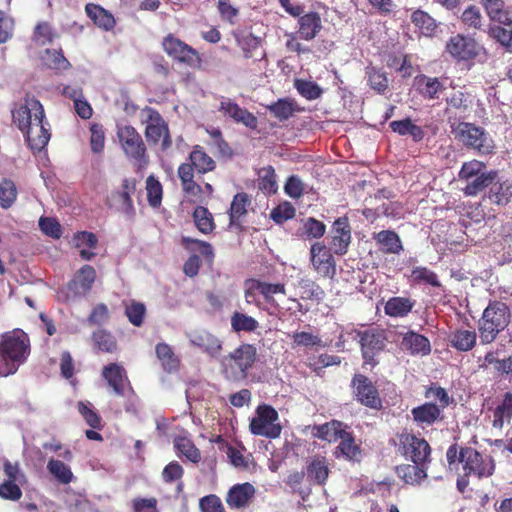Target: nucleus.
Instances as JSON below:
<instances>
[{"instance_id":"obj_1","label":"nucleus","mask_w":512,"mask_h":512,"mask_svg":"<svg viewBox=\"0 0 512 512\" xmlns=\"http://www.w3.org/2000/svg\"><path fill=\"white\" fill-rule=\"evenodd\" d=\"M12 119L33 152H40L47 146L51 138L50 124L37 98L27 95L24 103L12 110Z\"/></svg>"},{"instance_id":"obj_2","label":"nucleus","mask_w":512,"mask_h":512,"mask_svg":"<svg viewBox=\"0 0 512 512\" xmlns=\"http://www.w3.org/2000/svg\"><path fill=\"white\" fill-rule=\"evenodd\" d=\"M31 353L30 338L22 329L0 335V377L14 375Z\"/></svg>"},{"instance_id":"obj_3","label":"nucleus","mask_w":512,"mask_h":512,"mask_svg":"<svg viewBox=\"0 0 512 512\" xmlns=\"http://www.w3.org/2000/svg\"><path fill=\"white\" fill-rule=\"evenodd\" d=\"M216 162L209 156L204 148L195 145L189 154L188 162L182 163L177 169L182 191L191 197L199 198L203 194L202 186L194 180V174L204 175L214 171Z\"/></svg>"},{"instance_id":"obj_4","label":"nucleus","mask_w":512,"mask_h":512,"mask_svg":"<svg viewBox=\"0 0 512 512\" xmlns=\"http://www.w3.org/2000/svg\"><path fill=\"white\" fill-rule=\"evenodd\" d=\"M444 52L456 63L465 64L471 68L476 63L484 64L488 50L470 34L455 33L451 35L444 47Z\"/></svg>"},{"instance_id":"obj_5","label":"nucleus","mask_w":512,"mask_h":512,"mask_svg":"<svg viewBox=\"0 0 512 512\" xmlns=\"http://www.w3.org/2000/svg\"><path fill=\"white\" fill-rule=\"evenodd\" d=\"M244 286L245 301L269 314H273V312H270V309L275 311L280 308L275 295L286 294V285L281 282L270 283L261 279L250 278L245 281Z\"/></svg>"},{"instance_id":"obj_6","label":"nucleus","mask_w":512,"mask_h":512,"mask_svg":"<svg viewBox=\"0 0 512 512\" xmlns=\"http://www.w3.org/2000/svg\"><path fill=\"white\" fill-rule=\"evenodd\" d=\"M510 309L501 301H490L478 322V331L482 344L492 343L498 334L510 323Z\"/></svg>"},{"instance_id":"obj_7","label":"nucleus","mask_w":512,"mask_h":512,"mask_svg":"<svg viewBox=\"0 0 512 512\" xmlns=\"http://www.w3.org/2000/svg\"><path fill=\"white\" fill-rule=\"evenodd\" d=\"M258 361L255 345L242 343L222 359L223 374L233 381L246 380L249 371Z\"/></svg>"},{"instance_id":"obj_8","label":"nucleus","mask_w":512,"mask_h":512,"mask_svg":"<svg viewBox=\"0 0 512 512\" xmlns=\"http://www.w3.org/2000/svg\"><path fill=\"white\" fill-rule=\"evenodd\" d=\"M397 454L410 460L414 464H426L430 461L431 447L422 437L417 436L408 429H403L396 433L390 440Z\"/></svg>"},{"instance_id":"obj_9","label":"nucleus","mask_w":512,"mask_h":512,"mask_svg":"<svg viewBox=\"0 0 512 512\" xmlns=\"http://www.w3.org/2000/svg\"><path fill=\"white\" fill-rule=\"evenodd\" d=\"M116 136L127 159L138 169L146 168L150 162L147 146L142 135L132 125H118Z\"/></svg>"},{"instance_id":"obj_10","label":"nucleus","mask_w":512,"mask_h":512,"mask_svg":"<svg viewBox=\"0 0 512 512\" xmlns=\"http://www.w3.org/2000/svg\"><path fill=\"white\" fill-rule=\"evenodd\" d=\"M142 122L146 125L144 134L150 146H160L162 152L167 151L172 146V137L168 123L162 115L155 109L146 106L141 111Z\"/></svg>"},{"instance_id":"obj_11","label":"nucleus","mask_w":512,"mask_h":512,"mask_svg":"<svg viewBox=\"0 0 512 512\" xmlns=\"http://www.w3.org/2000/svg\"><path fill=\"white\" fill-rule=\"evenodd\" d=\"M455 139L464 146L478 151L480 154L492 152L493 141L488 137L483 128L469 122H460L456 126L451 125Z\"/></svg>"},{"instance_id":"obj_12","label":"nucleus","mask_w":512,"mask_h":512,"mask_svg":"<svg viewBox=\"0 0 512 512\" xmlns=\"http://www.w3.org/2000/svg\"><path fill=\"white\" fill-rule=\"evenodd\" d=\"M278 412L270 405H259L256 416L250 421L249 429L253 435L263 436L269 439L278 438L282 432V426L278 423Z\"/></svg>"},{"instance_id":"obj_13","label":"nucleus","mask_w":512,"mask_h":512,"mask_svg":"<svg viewBox=\"0 0 512 512\" xmlns=\"http://www.w3.org/2000/svg\"><path fill=\"white\" fill-rule=\"evenodd\" d=\"M137 180L124 178L120 189L112 190L105 199V205L117 212L123 213L129 219L134 218L136 211L132 195L136 192Z\"/></svg>"},{"instance_id":"obj_14","label":"nucleus","mask_w":512,"mask_h":512,"mask_svg":"<svg viewBox=\"0 0 512 512\" xmlns=\"http://www.w3.org/2000/svg\"><path fill=\"white\" fill-rule=\"evenodd\" d=\"M353 398L361 405L380 410L382 399L376 384L366 375L356 373L350 383Z\"/></svg>"},{"instance_id":"obj_15","label":"nucleus","mask_w":512,"mask_h":512,"mask_svg":"<svg viewBox=\"0 0 512 512\" xmlns=\"http://www.w3.org/2000/svg\"><path fill=\"white\" fill-rule=\"evenodd\" d=\"M162 49L170 58L186 66L196 67L201 63L198 51L172 33L163 38Z\"/></svg>"},{"instance_id":"obj_16","label":"nucleus","mask_w":512,"mask_h":512,"mask_svg":"<svg viewBox=\"0 0 512 512\" xmlns=\"http://www.w3.org/2000/svg\"><path fill=\"white\" fill-rule=\"evenodd\" d=\"M462 468L465 476H476L477 478H487L493 475L495 463L491 456L482 455L472 447H465L462 454Z\"/></svg>"},{"instance_id":"obj_17","label":"nucleus","mask_w":512,"mask_h":512,"mask_svg":"<svg viewBox=\"0 0 512 512\" xmlns=\"http://www.w3.org/2000/svg\"><path fill=\"white\" fill-rule=\"evenodd\" d=\"M365 365L375 367L378 362L375 357L384 350L387 342L385 332L380 329H367L357 333Z\"/></svg>"},{"instance_id":"obj_18","label":"nucleus","mask_w":512,"mask_h":512,"mask_svg":"<svg viewBox=\"0 0 512 512\" xmlns=\"http://www.w3.org/2000/svg\"><path fill=\"white\" fill-rule=\"evenodd\" d=\"M310 261L313 270L323 278L333 279L336 276V261L330 248L323 243L315 242L310 248Z\"/></svg>"},{"instance_id":"obj_19","label":"nucleus","mask_w":512,"mask_h":512,"mask_svg":"<svg viewBox=\"0 0 512 512\" xmlns=\"http://www.w3.org/2000/svg\"><path fill=\"white\" fill-rule=\"evenodd\" d=\"M102 377L116 395L125 396V389L127 387L128 393L135 397V391L122 365L118 363L105 365L102 369Z\"/></svg>"},{"instance_id":"obj_20","label":"nucleus","mask_w":512,"mask_h":512,"mask_svg":"<svg viewBox=\"0 0 512 512\" xmlns=\"http://www.w3.org/2000/svg\"><path fill=\"white\" fill-rule=\"evenodd\" d=\"M96 279V271L91 265L82 266L74 278L67 284L66 299H75L86 295Z\"/></svg>"},{"instance_id":"obj_21","label":"nucleus","mask_w":512,"mask_h":512,"mask_svg":"<svg viewBox=\"0 0 512 512\" xmlns=\"http://www.w3.org/2000/svg\"><path fill=\"white\" fill-rule=\"evenodd\" d=\"M256 488L249 482L238 483L230 487L225 501L231 509H245L253 502Z\"/></svg>"},{"instance_id":"obj_22","label":"nucleus","mask_w":512,"mask_h":512,"mask_svg":"<svg viewBox=\"0 0 512 512\" xmlns=\"http://www.w3.org/2000/svg\"><path fill=\"white\" fill-rule=\"evenodd\" d=\"M351 242V227L346 217L336 219L332 226L331 250L336 255H344Z\"/></svg>"},{"instance_id":"obj_23","label":"nucleus","mask_w":512,"mask_h":512,"mask_svg":"<svg viewBox=\"0 0 512 512\" xmlns=\"http://www.w3.org/2000/svg\"><path fill=\"white\" fill-rule=\"evenodd\" d=\"M190 342L212 358H217L222 351V341L206 330L192 333Z\"/></svg>"},{"instance_id":"obj_24","label":"nucleus","mask_w":512,"mask_h":512,"mask_svg":"<svg viewBox=\"0 0 512 512\" xmlns=\"http://www.w3.org/2000/svg\"><path fill=\"white\" fill-rule=\"evenodd\" d=\"M251 204L250 197L245 192L237 193L231 202L229 210V227L242 232L244 230L242 218L247 214V208Z\"/></svg>"},{"instance_id":"obj_25","label":"nucleus","mask_w":512,"mask_h":512,"mask_svg":"<svg viewBox=\"0 0 512 512\" xmlns=\"http://www.w3.org/2000/svg\"><path fill=\"white\" fill-rule=\"evenodd\" d=\"M443 410L444 409L438 407L436 403L426 402L412 408L411 415L419 426H431L443 420Z\"/></svg>"},{"instance_id":"obj_26","label":"nucleus","mask_w":512,"mask_h":512,"mask_svg":"<svg viewBox=\"0 0 512 512\" xmlns=\"http://www.w3.org/2000/svg\"><path fill=\"white\" fill-rule=\"evenodd\" d=\"M347 429V425L339 420H331L321 425H314L311 434L314 438L328 443L337 442Z\"/></svg>"},{"instance_id":"obj_27","label":"nucleus","mask_w":512,"mask_h":512,"mask_svg":"<svg viewBox=\"0 0 512 512\" xmlns=\"http://www.w3.org/2000/svg\"><path fill=\"white\" fill-rule=\"evenodd\" d=\"M372 238L384 254L399 255L404 250L401 238L394 230L375 232Z\"/></svg>"},{"instance_id":"obj_28","label":"nucleus","mask_w":512,"mask_h":512,"mask_svg":"<svg viewBox=\"0 0 512 512\" xmlns=\"http://www.w3.org/2000/svg\"><path fill=\"white\" fill-rule=\"evenodd\" d=\"M487 198L494 205H508L512 200V179H495L490 185Z\"/></svg>"},{"instance_id":"obj_29","label":"nucleus","mask_w":512,"mask_h":512,"mask_svg":"<svg viewBox=\"0 0 512 512\" xmlns=\"http://www.w3.org/2000/svg\"><path fill=\"white\" fill-rule=\"evenodd\" d=\"M480 4L491 21L504 26H512V15L505 8L504 0H480Z\"/></svg>"},{"instance_id":"obj_30","label":"nucleus","mask_w":512,"mask_h":512,"mask_svg":"<svg viewBox=\"0 0 512 512\" xmlns=\"http://www.w3.org/2000/svg\"><path fill=\"white\" fill-rule=\"evenodd\" d=\"M401 345L411 355H428L431 352L429 339L417 332L408 331L402 338Z\"/></svg>"},{"instance_id":"obj_31","label":"nucleus","mask_w":512,"mask_h":512,"mask_svg":"<svg viewBox=\"0 0 512 512\" xmlns=\"http://www.w3.org/2000/svg\"><path fill=\"white\" fill-rule=\"evenodd\" d=\"M298 35L301 39L312 40L322 29L321 17L317 12H308L304 15L298 16Z\"/></svg>"},{"instance_id":"obj_32","label":"nucleus","mask_w":512,"mask_h":512,"mask_svg":"<svg viewBox=\"0 0 512 512\" xmlns=\"http://www.w3.org/2000/svg\"><path fill=\"white\" fill-rule=\"evenodd\" d=\"M176 455L193 464H198L202 457L201 451L196 447L192 439L185 435H178L173 439Z\"/></svg>"},{"instance_id":"obj_33","label":"nucleus","mask_w":512,"mask_h":512,"mask_svg":"<svg viewBox=\"0 0 512 512\" xmlns=\"http://www.w3.org/2000/svg\"><path fill=\"white\" fill-rule=\"evenodd\" d=\"M410 20L421 35L428 38L436 36L439 25L428 12L416 9L411 13Z\"/></svg>"},{"instance_id":"obj_34","label":"nucleus","mask_w":512,"mask_h":512,"mask_svg":"<svg viewBox=\"0 0 512 512\" xmlns=\"http://www.w3.org/2000/svg\"><path fill=\"white\" fill-rule=\"evenodd\" d=\"M85 11L93 23L105 31H111L116 26L113 14L100 5L88 3Z\"/></svg>"},{"instance_id":"obj_35","label":"nucleus","mask_w":512,"mask_h":512,"mask_svg":"<svg viewBox=\"0 0 512 512\" xmlns=\"http://www.w3.org/2000/svg\"><path fill=\"white\" fill-rule=\"evenodd\" d=\"M472 105L473 95L467 91L457 90L446 98L445 113L450 114L455 111L464 114L471 109Z\"/></svg>"},{"instance_id":"obj_36","label":"nucleus","mask_w":512,"mask_h":512,"mask_svg":"<svg viewBox=\"0 0 512 512\" xmlns=\"http://www.w3.org/2000/svg\"><path fill=\"white\" fill-rule=\"evenodd\" d=\"M426 464H401L396 466L395 472L397 476L406 484H419L427 477Z\"/></svg>"},{"instance_id":"obj_37","label":"nucleus","mask_w":512,"mask_h":512,"mask_svg":"<svg viewBox=\"0 0 512 512\" xmlns=\"http://www.w3.org/2000/svg\"><path fill=\"white\" fill-rule=\"evenodd\" d=\"M414 305L415 302L410 298L395 296L385 303L384 312L390 317L402 318L412 311Z\"/></svg>"},{"instance_id":"obj_38","label":"nucleus","mask_w":512,"mask_h":512,"mask_svg":"<svg viewBox=\"0 0 512 512\" xmlns=\"http://www.w3.org/2000/svg\"><path fill=\"white\" fill-rule=\"evenodd\" d=\"M327 459L315 456L307 465V477L317 485H325L329 476Z\"/></svg>"},{"instance_id":"obj_39","label":"nucleus","mask_w":512,"mask_h":512,"mask_svg":"<svg viewBox=\"0 0 512 512\" xmlns=\"http://www.w3.org/2000/svg\"><path fill=\"white\" fill-rule=\"evenodd\" d=\"M339 441L335 451L336 457H339L340 454L347 460H358L361 455V449L356 444L353 434L346 429Z\"/></svg>"},{"instance_id":"obj_40","label":"nucleus","mask_w":512,"mask_h":512,"mask_svg":"<svg viewBox=\"0 0 512 512\" xmlns=\"http://www.w3.org/2000/svg\"><path fill=\"white\" fill-rule=\"evenodd\" d=\"M497 171H489L466 181V186L462 189L466 196H476L485 188L489 187L497 178Z\"/></svg>"},{"instance_id":"obj_41","label":"nucleus","mask_w":512,"mask_h":512,"mask_svg":"<svg viewBox=\"0 0 512 512\" xmlns=\"http://www.w3.org/2000/svg\"><path fill=\"white\" fill-rule=\"evenodd\" d=\"M512 418V393L506 392L501 404L493 411L492 425L494 428L502 429L505 423H509Z\"/></svg>"},{"instance_id":"obj_42","label":"nucleus","mask_w":512,"mask_h":512,"mask_svg":"<svg viewBox=\"0 0 512 512\" xmlns=\"http://www.w3.org/2000/svg\"><path fill=\"white\" fill-rule=\"evenodd\" d=\"M267 109L280 121L288 120L295 112L301 111L296 102L290 98L278 99L270 104Z\"/></svg>"},{"instance_id":"obj_43","label":"nucleus","mask_w":512,"mask_h":512,"mask_svg":"<svg viewBox=\"0 0 512 512\" xmlns=\"http://www.w3.org/2000/svg\"><path fill=\"white\" fill-rule=\"evenodd\" d=\"M417 85L420 94L429 100L438 98V94L445 89L443 83L437 77L426 75H421L418 78Z\"/></svg>"},{"instance_id":"obj_44","label":"nucleus","mask_w":512,"mask_h":512,"mask_svg":"<svg viewBox=\"0 0 512 512\" xmlns=\"http://www.w3.org/2000/svg\"><path fill=\"white\" fill-rule=\"evenodd\" d=\"M476 339L475 331L458 329L451 335V345L458 351L467 352L473 349Z\"/></svg>"},{"instance_id":"obj_45","label":"nucleus","mask_w":512,"mask_h":512,"mask_svg":"<svg viewBox=\"0 0 512 512\" xmlns=\"http://www.w3.org/2000/svg\"><path fill=\"white\" fill-rule=\"evenodd\" d=\"M366 77L371 89L379 94H383L389 86V80L386 72L374 66L366 68Z\"/></svg>"},{"instance_id":"obj_46","label":"nucleus","mask_w":512,"mask_h":512,"mask_svg":"<svg viewBox=\"0 0 512 512\" xmlns=\"http://www.w3.org/2000/svg\"><path fill=\"white\" fill-rule=\"evenodd\" d=\"M193 218L196 227L203 234L211 233L214 228V219L212 213L203 206H197L193 212Z\"/></svg>"},{"instance_id":"obj_47","label":"nucleus","mask_w":512,"mask_h":512,"mask_svg":"<svg viewBox=\"0 0 512 512\" xmlns=\"http://www.w3.org/2000/svg\"><path fill=\"white\" fill-rule=\"evenodd\" d=\"M92 340L95 347L106 353H113L117 350V342L115 337L104 329H98L93 332Z\"/></svg>"},{"instance_id":"obj_48","label":"nucleus","mask_w":512,"mask_h":512,"mask_svg":"<svg viewBox=\"0 0 512 512\" xmlns=\"http://www.w3.org/2000/svg\"><path fill=\"white\" fill-rule=\"evenodd\" d=\"M410 280L415 284H428L432 287L441 286L437 274L424 266L414 267L411 271Z\"/></svg>"},{"instance_id":"obj_49","label":"nucleus","mask_w":512,"mask_h":512,"mask_svg":"<svg viewBox=\"0 0 512 512\" xmlns=\"http://www.w3.org/2000/svg\"><path fill=\"white\" fill-rule=\"evenodd\" d=\"M460 20L464 27L468 29L482 30L484 18L476 5L472 4L466 7L460 16Z\"/></svg>"},{"instance_id":"obj_50","label":"nucleus","mask_w":512,"mask_h":512,"mask_svg":"<svg viewBox=\"0 0 512 512\" xmlns=\"http://www.w3.org/2000/svg\"><path fill=\"white\" fill-rule=\"evenodd\" d=\"M301 290L300 297L304 300L321 301L325 296L324 290L313 280L302 278L298 281Z\"/></svg>"},{"instance_id":"obj_51","label":"nucleus","mask_w":512,"mask_h":512,"mask_svg":"<svg viewBox=\"0 0 512 512\" xmlns=\"http://www.w3.org/2000/svg\"><path fill=\"white\" fill-rule=\"evenodd\" d=\"M231 327L235 332H254L258 327V321L245 313L234 312L231 316Z\"/></svg>"},{"instance_id":"obj_52","label":"nucleus","mask_w":512,"mask_h":512,"mask_svg":"<svg viewBox=\"0 0 512 512\" xmlns=\"http://www.w3.org/2000/svg\"><path fill=\"white\" fill-rule=\"evenodd\" d=\"M17 188L15 183L8 178L0 181V206L3 209L10 208L17 199Z\"/></svg>"},{"instance_id":"obj_53","label":"nucleus","mask_w":512,"mask_h":512,"mask_svg":"<svg viewBox=\"0 0 512 512\" xmlns=\"http://www.w3.org/2000/svg\"><path fill=\"white\" fill-rule=\"evenodd\" d=\"M259 189L268 194H275L277 192L276 173L272 166L263 167L259 173Z\"/></svg>"},{"instance_id":"obj_54","label":"nucleus","mask_w":512,"mask_h":512,"mask_svg":"<svg viewBox=\"0 0 512 512\" xmlns=\"http://www.w3.org/2000/svg\"><path fill=\"white\" fill-rule=\"evenodd\" d=\"M47 469L62 484H69L73 479V473L69 466L60 460L50 459L47 463Z\"/></svg>"},{"instance_id":"obj_55","label":"nucleus","mask_w":512,"mask_h":512,"mask_svg":"<svg viewBox=\"0 0 512 512\" xmlns=\"http://www.w3.org/2000/svg\"><path fill=\"white\" fill-rule=\"evenodd\" d=\"M488 35L499 43L506 52L512 53V29H506L501 25H493L490 26Z\"/></svg>"},{"instance_id":"obj_56","label":"nucleus","mask_w":512,"mask_h":512,"mask_svg":"<svg viewBox=\"0 0 512 512\" xmlns=\"http://www.w3.org/2000/svg\"><path fill=\"white\" fill-rule=\"evenodd\" d=\"M156 354L165 370L171 372L176 370L179 365V361L175 356L172 348L166 343H159L156 345Z\"/></svg>"},{"instance_id":"obj_57","label":"nucleus","mask_w":512,"mask_h":512,"mask_svg":"<svg viewBox=\"0 0 512 512\" xmlns=\"http://www.w3.org/2000/svg\"><path fill=\"white\" fill-rule=\"evenodd\" d=\"M147 200L151 207L157 208L161 205L163 188L158 179L150 175L146 179Z\"/></svg>"},{"instance_id":"obj_58","label":"nucleus","mask_w":512,"mask_h":512,"mask_svg":"<svg viewBox=\"0 0 512 512\" xmlns=\"http://www.w3.org/2000/svg\"><path fill=\"white\" fill-rule=\"evenodd\" d=\"M294 86L298 93L307 100H315L322 94L321 87L312 81L296 79Z\"/></svg>"},{"instance_id":"obj_59","label":"nucleus","mask_w":512,"mask_h":512,"mask_svg":"<svg viewBox=\"0 0 512 512\" xmlns=\"http://www.w3.org/2000/svg\"><path fill=\"white\" fill-rule=\"evenodd\" d=\"M238 45L241 47L245 58H253L257 56V51L261 48V39L253 34H248L237 39Z\"/></svg>"},{"instance_id":"obj_60","label":"nucleus","mask_w":512,"mask_h":512,"mask_svg":"<svg viewBox=\"0 0 512 512\" xmlns=\"http://www.w3.org/2000/svg\"><path fill=\"white\" fill-rule=\"evenodd\" d=\"M43 60L52 69H67L70 67V63L63 55L62 50L46 49Z\"/></svg>"},{"instance_id":"obj_61","label":"nucleus","mask_w":512,"mask_h":512,"mask_svg":"<svg viewBox=\"0 0 512 512\" xmlns=\"http://www.w3.org/2000/svg\"><path fill=\"white\" fill-rule=\"evenodd\" d=\"M320 346L324 347L322 339L318 335H314L310 332L301 331L295 332L292 335V347H313Z\"/></svg>"},{"instance_id":"obj_62","label":"nucleus","mask_w":512,"mask_h":512,"mask_svg":"<svg viewBox=\"0 0 512 512\" xmlns=\"http://www.w3.org/2000/svg\"><path fill=\"white\" fill-rule=\"evenodd\" d=\"M55 33L48 22H40L36 25L33 32V40L41 46L53 42Z\"/></svg>"},{"instance_id":"obj_63","label":"nucleus","mask_w":512,"mask_h":512,"mask_svg":"<svg viewBox=\"0 0 512 512\" xmlns=\"http://www.w3.org/2000/svg\"><path fill=\"white\" fill-rule=\"evenodd\" d=\"M145 314L146 307L141 302L132 301L125 308V315L129 322L136 327H140L143 324Z\"/></svg>"},{"instance_id":"obj_64","label":"nucleus","mask_w":512,"mask_h":512,"mask_svg":"<svg viewBox=\"0 0 512 512\" xmlns=\"http://www.w3.org/2000/svg\"><path fill=\"white\" fill-rule=\"evenodd\" d=\"M295 214L294 206L289 202H284L272 209L270 217L276 224H282L287 220L293 219Z\"/></svg>"}]
</instances>
